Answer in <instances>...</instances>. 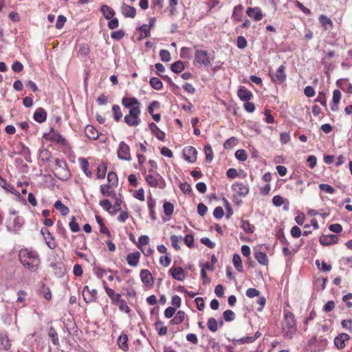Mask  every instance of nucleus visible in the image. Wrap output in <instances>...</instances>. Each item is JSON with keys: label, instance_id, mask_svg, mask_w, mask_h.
<instances>
[{"label": "nucleus", "instance_id": "1", "mask_svg": "<svg viewBox=\"0 0 352 352\" xmlns=\"http://www.w3.org/2000/svg\"><path fill=\"white\" fill-rule=\"evenodd\" d=\"M19 257L21 264L27 269L34 272L40 265V259L36 251L23 249L20 250Z\"/></svg>", "mask_w": 352, "mask_h": 352}, {"label": "nucleus", "instance_id": "2", "mask_svg": "<svg viewBox=\"0 0 352 352\" xmlns=\"http://www.w3.org/2000/svg\"><path fill=\"white\" fill-rule=\"evenodd\" d=\"M297 330L296 320L292 313L285 311L282 322L283 336L285 338H292Z\"/></svg>", "mask_w": 352, "mask_h": 352}, {"label": "nucleus", "instance_id": "3", "mask_svg": "<svg viewBox=\"0 0 352 352\" xmlns=\"http://www.w3.org/2000/svg\"><path fill=\"white\" fill-rule=\"evenodd\" d=\"M195 60L194 62L209 67L212 65V61L214 60V56L211 54H208L206 50L198 49L195 46Z\"/></svg>", "mask_w": 352, "mask_h": 352}, {"label": "nucleus", "instance_id": "4", "mask_svg": "<svg viewBox=\"0 0 352 352\" xmlns=\"http://www.w3.org/2000/svg\"><path fill=\"white\" fill-rule=\"evenodd\" d=\"M54 175L63 181L69 178L70 173L64 160L59 158L55 160Z\"/></svg>", "mask_w": 352, "mask_h": 352}, {"label": "nucleus", "instance_id": "5", "mask_svg": "<svg viewBox=\"0 0 352 352\" xmlns=\"http://www.w3.org/2000/svg\"><path fill=\"white\" fill-rule=\"evenodd\" d=\"M145 180L152 187L164 188L166 186L165 181L162 177L153 169L148 170V174L145 177Z\"/></svg>", "mask_w": 352, "mask_h": 352}, {"label": "nucleus", "instance_id": "6", "mask_svg": "<svg viewBox=\"0 0 352 352\" xmlns=\"http://www.w3.org/2000/svg\"><path fill=\"white\" fill-rule=\"evenodd\" d=\"M141 113L140 109L131 108L129 115H126L124 118V122L130 126H135L141 123L140 115Z\"/></svg>", "mask_w": 352, "mask_h": 352}, {"label": "nucleus", "instance_id": "7", "mask_svg": "<svg viewBox=\"0 0 352 352\" xmlns=\"http://www.w3.org/2000/svg\"><path fill=\"white\" fill-rule=\"evenodd\" d=\"M118 157L120 160L130 161L131 160L130 148L124 142H121L117 151Z\"/></svg>", "mask_w": 352, "mask_h": 352}, {"label": "nucleus", "instance_id": "8", "mask_svg": "<svg viewBox=\"0 0 352 352\" xmlns=\"http://www.w3.org/2000/svg\"><path fill=\"white\" fill-rule=\"evenodd\" d=\"M285 67L281 65L276 70L275 74L271 75L272 80L276 84H282L286 80Z\"/></svg>", "mask_w": 352, "mask_h": 352}, {"label": "nucleus", "instance_id": "9", "mask_svg": "<svg viewBox=\"0 0 352 352\" xmlns=\"http://www.w3.org/2000/svg\"><path fill=\"white\" fill-rule=\"evenodd\" d=\"M183 155L187 162L190 163H194L197 157V151L193 146H186L183 149Z\"/></svg>", "mask_w": 352, "mask_h": 352}, {"label": "nucleus", "instance_id": "10", "mask_svg": "<svg viewBox=\"0 0 352 352\" xmlns=\"http://www.w3.org/2000/svg\"><path fill=\"white\" fill-rule=\"evenodd\" d=\"M232 190L239 196L245 197L249 193L248 184L236 182L232 186Z\"/></svg>", "mask_w": 352, "mask_h": 352}, {"label": "nucleus", "instance_id": "11", "mask_svg": "<svg viewBox=\"0 0 352 352\" xmlns=\"http://www.w3.org/2000/svg\"><path fill=\"white\" fill-rule=\"evenodd\" d=\"M82 294L86 302H91L96 298L97 291L95 289H89V287L86 285L82 289Z\"/></svg>", "mask_w": 352, "mask_h": 352}, {"label": "nucleus", "instance_id": "12", "mask_svg": "<svg viewBox=\"0 0 352 352\" xmlns=\"http://www.w3.org/2000/svg\"><path fill=\"white\" fill-rule=\"evenodd\" d=\"M122 104L126 108H138L140 109V102L135 98L124 97L122 100Z\"/></svg>", "mask_w": 352, "mask_h": 352}, {"label": "nucleus", "instance_id": "13", "mask_svg": "<svg viewBox=\"0 0 352 352\" xmlns=\"http://www.w3.org/2000/svg\"><path fill=\"white\" fill-rule=\"evenodd\" d=\"M120 11L125 17L134 18L136 15V9L124 3H122Z\"/></svg>", "mask_w": 352, "mask_h": 352}, {"label": "nucleus", "instance_id": "14", "mask_svg": "<svg viewBox=\"0 0 352 352\" xmlns=\"http://www.w3.org/2000/svg\"><path fill=\"white\" fill-rule=\"evenodd\" d=\"M140 276L142 283L146 286H153V278L149 270H142L140 273Z\"/></svg>", "mask_w": 352, "mask_h": 352}, {"label": "nucleus", "instance_id": "15", "mask_svg": "<svg viewBox=\"0 0 352 352\" xmlns=\"http://www.w3.org/2000/svg\"><path fill=\"white\" fill-rule=\"evenodd\" d=\"M246 13L250 18L257 21H261L263 17L261 10L258 7L248 8Z\"/></svg>", "mask_w": 352, "mask_h": 352}, {"label": "nucleus", "instance_id": "16", "mask_svg": "<svg viewBox=\"0 0 352 352\" xmlns=\"http://www.w3.org/2000/svg\"><path fill=\"white\" fill-rule=\"evenodd\" d=\"M350 339V336L344 333H340L334 339V344L339 349H342L345 347V342Z\"/></svg>", "mask_w": 352, "mask_h": 352}, {"label": "nucleus", "instance_id": "17", "mask_svg": "<svg viewBox=\"0 0 352 352\" xmlns=\"http://www.w3.org/2000/svg\"><path fill=\"white\" fill-rule=\"evenodd\" d=\"M171 276L177 280L182 281L185 278L184 270L181 267H173L169 270Z\"/></svg>", "mask_w": 352, "mask_h": 352}, {"label": "nucleus", "instance_id": "18", "mask_svg": "<svg viewBox=\"0 0 352 352\" xmlns=\"http://www.w3.org/2000/svg\"><path fill=\"white\" fill-rule=\"evenodd\" d=\"M338 236L334 234H323L320 237V243L322 245H330L338 242Z\"/></svg>", "mask_w": 352, "mask_h": 352}, {"label": "nucleus", "instance_id": "19", "mask_svg": "<svg viewBox=\"0 0 352 352\" xmlns=\"http://www.w3.org/2000/svg\"><path fill=\"white\" fill-rule=\"evenodd\" d=\"M237 95L242 101H249L253 97L252 93L243 86L239 88Z\"/></svg>", "mask_w": 352, "mask_h": 352}, {"label": "nucleus", "instance_id": "20", "mask_svg": "<svg viewBox=\"0 0 352 352\" xmlns=\"http://www.w3.org/2000/svg\"><path fill=\"white\" fill-rule=\"evenodd\" d=\"M336 85L343 91L348 94H352V84L349 83L347 78H340L336 81Z\"/></svg>", "mask_w": 352, "mask_h": 352}, {"label": "nucleus", "instance_id": "21", "mask_svg": "<svg viewBox=\"0 0 352 352\" xmlns=\"http://www.w3.org/2000/svg\"><path fill=\"white\" fill-rule=\"evenodd\" d=\"M140 254L139 252L129 253L126 258L127 263L131 267L138 265L140 261Z\"/></svg>", "mask_w": 352, "mask_h": 352}, {"label": "nucleus", "instance_id": "22", "mask_svg": "<svg viewBox=\"0 0 352 352\" xmlns=\"http://www.w3.org/2000/svg\"><path fill=\"white\" fill-rule=\"evenodd\" d=\"M219 324L220 327L223 324V320H220L219 322H217L214 318H210L208 320L207 327L212 332H216L217 331Z\"/></svg>", "mask_w": 352, "mask_h": 352}, {"label": "nucleus", "instance_id": "23", "mask_svg": "<svg viewBox=\"0 0 352 352\" xmlns=\"http://www.w3.org/2000/svg\"><path fill=\"white\" fill-rule=\"evenodd\" d=\"M33 117L35 121L42 123L47 119V113L43 109L38 108L34 112Z\"/></svg>", "mask_w": 352, "mask_h": 352}, {"label": "nucleus", "instance_id": "24", "mask_svg": "<svg viewBox=\"0 0 352 352\" xmlns=\"http://www.w3.org/2000/svg\"><path fill=\"white\" fill-rule=\"evenodd\" d=\"M149 128L152 133L155 135V137L160 140H164L165 138V133L162 131H161L158 126L154 123L151 122L149 124Z\"/></svg>", "mask_w": 352, "mask_h": 352}, {"label": "nucleus", "instance_id": "25", "mask_svg": "<svg viewBox=\"0 0 352 352\" xmlns=\"http://www.w3.org/2000/svg\"><path fill=\"white\" fill-rule=\"evenodd\" d=\"M85 133L86 136L91 140H96L98 138V131L91 125H87L85 128Z\"/></svg>", "mask_w": 352, "mask_h": 352}, {"label": "nucleus", "instance_id": "26", "mask_svg": "<svg viewBox=\"0 0 352 352\" xmlns=\"http://www.w3.org/2000/svg\"><path fill=\"white\" fill-rule=\"evenodd\" d=\"M50 267L53 269L54 271V273L56 274H58V276H61L65 272V267L63 262H56V263H51Z\"/></svg>", "mask_w": 352, "mask_h": 352}, {"label": "nucleus", "instance_id": "27", "mask_svg": "<svg viewBox=\"0 0 352 352\" xmlns=\"http://www.w3.org/2000/svg\"><path fill=\"white\" fill-rule=\"evenodd\" d=\"M127 342L128 337L126 334H121L118 338V344L119 347L124 351H126L129 349Z\"/></svg>", "mask_w": 352, "mask_h": 352}, {"label": "nucleus", "instance_id": "28", "mask_svg": "<svg viewBox=\"0 0 352 352\" xmlns=\"http://www.w3.org/2000/svg\"><path fill=\"white\" fill-rule=\"evenodd\" d=\"M100 11L107 19H111L115 15L114 10L107 5L102 6Z\"/></svg>", "mask_w": 352, "mask_h": 352}, {"label": "nucleus", "instance_id": "29", "mask_svg": "<svg viewBox=\"0 0 352 352\" xmlns=\"http://www.w3.org/2000/svg\"><path fill=\"white\" fill-rule=\"evenodd\" d=\"M186 316V315L185 312L179 310L177 312L175 317L170 321V323L172 324H179L184 320Z\"/></svg>", "mask_w": 352, "mask_h": 352}, {"label": "nucleus", "instance_id": "30", "mask_svg": "<svg viewBox=\"0 0 352 352\" xmlns=\"http://www.w3.org/2000/svg\"><path fill=\"white\" fill-rule=\"evenodd\" d=\"M0 342L1 345L5 350H9L10 349L11 344L10 343V340L6 333H0Z\"/></svg>", "mask_w": 352, "mask_h": 352}, {"label": "nucleus", "instance_id": "31", "mask_svg": "<svg viewBox=\"0 0 352 352\" xmlns=\"http://www.w3.org/2000/svg\"><path fill=\"white\" fill-rule=\"evenodd\" d=\"M255 259L261 265H267L268 263V258L265 253L262 252H254Z\"/></svg>", "mask_w": 352, "mask_h": 352}, {"label": "nucleus", "instance_id": "32", "mask_svg": "<svg viewBox=\"0 0 352 352\" xmlns=\"http://www.w3.org/2000/svg\"><path fill=\"white\" fill-rule=\"evenodd\" d=\"M232 263H233V265H234L235 269L238 272H242L243 271L241 258V256L238 254H234L233 255Z\"/></svg>", "mask_w": 352, "mask_h": 352}, {"label": "nucleus", "instance_id": "33", "mask_svg": "<svg viewBox=\"0 0 352 352\" xmlns=\"http://www.w3.org/2000/svg\"><path fill=\"white\" fill-rule=\"evenodd\" d=\"M54 208L56 210H59L60 214L63 216L67 215L69 212V208L63 204V203L60 200H58L55 202Z\"/></svg>", "mask_w": 352, "mask_h": 352}, {"label": "nucleus", "instance_id": "34", "mask_svg": "<svg viewBox=\"0 0 352 352\" xmlns=\"http://www.w3.org/2000/svg\"><path fill=\"white\" fill-rule=\"evenodd\" d=\"M48 336L52 339V342L54 346L59 345L58 334L53 327H50L48 330Z\"/></svg>", "mask_w": 352, "mask_h": 352}, {"label": "nucleus", "instance_id": "35", "mask_svg": "<svg viewBox=\"0 0 352 352\" xmlns=\"http://www.w3.org/2000/svg\"><path fill=\"white\" fill-rule=\"evenodd\" d=\"M319 21L325 30H327L333 26L332 21L325 15H320Z\"/></svg>", "mask_w": 352, "mask_h": 352}, {"label": "nucleus", "instance_id": "36", "mask_svg": "<svg viewBox=\"0 0 352 352\" xmlns=\"http://www.w3.org/2000/svg\"><path fill=\"white\" fill-rule=\"evenodd\" d=\"M39 293L41 295H42L45 299L47 300H50L52 298V294L50 288L45 285L43 284L41 287L39 289Z\"/></svg>", "mask_w": 352, "mask_h": 352}, {"label": "nucleus", "instance_id": "37", "mask_svg": "<svg viewBox=\"0 0 352 352\" xmlns=\"http://www.w3.org/2000/svg\"><path fill=\"white\" fill-rule=\"evenodd\" d=\"M149 83L155 90H161L163 87L162 82L157 77H152L150 79Z\"/></svg>", "mask_w": 352, "mask_h": 352}, {"label": "nucleus", "instance_id": "38", "mask_svg": "<svg viewBox=\"0 0 352 352\" xmlns=\"http://www.w3.org/2000/svg\"><path fill=\"white\" fill-rule=\"evenodd\" d=\"M0 185L6 191L10 192L14 195H19V192L16 190V189L11 184H8L6 180L1 179Z\"/></svg>", "mask_w": 352, "mask_h": 352}, {"label": "nucleus", "instance_id": "39", "mask_svg": "<svg viewBox=\"0 0 352 352\" xmlns=\"http://www.w3.org/2000/svg\"><path fill=\"white\" fill-rule=\"evenodd\" d=\"M51 140L63 145L67 144V140L65 138L58 133L54 132L52 134Z\"/></svg>", "mask_w": 352, "mask_h": 352}, {"label": "nucleus", "instance_id": "40", "mask_svg": "<svg viewBox=\"0 0 352 352\" xmlns=\"http://www.w3.org/2000/svg\"><path fill=\"white\" fill-rule=\"evenodd\" d=\"M170 69L174 73L177 74L184 69V65L182 61L178 60L172 64Z\"/></svg>", "mask_w": 352, "mask_h": 352}, {"label": "nucleus", "instance_id": "41", "mask_svg": "<svg viewBox=\"0 0 352 352\" xmlns=\"http://www.w3.org/2000/svg\"><path fill=\"white\" fill-rule=\"evenodd\" d=\"M204 153L206 155V161L209 163L211 162L213 159V151L209 144L205 146Z\"/></svg>", "mask_w": 352, "mask_h": 352}, {"label": "nucleus", "instance_id": "42", "mask_svg": "<svg viewBox=\"0 0 352 352\" xmlns=\"http://www.w3.org/2000/svg\"><path fill=\"white\" fill-rule=\"evenodd\" d=\"M182 239V237L173 235L170 236V241L172 246L176 250H179L180 249L179 243H181V241Z\"/></svg>", "mask_w": 352, "mask_h": 352}, {"label": "nucleus", "instance_id": "43", "mask_svg": "<svg viewBox=\"0 0 352 352\" xmlns=\"http://www.w3.org/2000/svg\"><path fill=\"white\" fill-rule=\"evenodd\" d=\"M164 212L166 216L170 217L174 210V206L170 202L166 201L163 205Z\"/></svg>", "mask_w": 352, "mask_h": 352}, {"label": "nucleus", "instance_id": "44", "mask_svg": "<svg viewBox=\"0 0 352 352\" xmlns=\"http://www.w3.org/2000/svg\"><path fill=\"white\" fill-rule=\"evenodd\" d=\"M118 307L119 309L121 311H124L125 313L129 314L131 311V309L127 305L126 301L124 299H121L119 300L116 305Z\"/></svg>", "mask_w": 352, "mask_h": 352}, {"label": "nucleus", "instance_id": "45", "mask_svg": "<svg viewBox=\"0 0 352 352\" xmlns=\"http://www.w3.org/2000/svg\"><path fill=\"white\" fill-rule=\"evenodd\" d=\"M241 228L246 233H252L254 232L253 226H252L248 221L241 220Z\"/></svg>", "mask_w": 352, "mask_h": 352}, {"label": "nucleus", "instance_id": "46", "mask_svg": "<svg viewBox=\"0 0 352 352\" xmlns=\"http://www.w3.org/2000/svg\"><path fill=\"white\" fill-rule=\"evenodd\" d=\"M112 111H113L114 113V120L116 122L120 120L121 118L122 117V113L121 112L120 107L118 104L113 105Z\"/></svg>", "mask_w": 352, "mask_h": 352}, {"label": "nucleus", "instance_id": "47", "mask_svg": "<svg viewBox=\"0 0 352 352\" xmlns=\"http://www.w3.org/2000/svg\"><path fill=\"white\" fill-rule=\"evenodd\" d=\"M235 157L241 162H244L247 160L248 155L245 150L239 149L235 152Z\"/></svg>", "mask_w": 352, "mask_h": 352}, {"label": "nucleus", "instance_id": "48", "mask_svg": "<svg viewBox=\"0 0 352 352\" xmlns=\"http://www.w3.org/2000/svg\"><path fill=\"white\" fill-rule=\"evenodd\" d=\"M160 57L162 61L168 62L170 60V54L166 50H161L160 52Z\"/></svg>", "mask_w": 352, "mask_h": 352}, {"label": "nucleus", "instance_id": "49", "mask_svg": "<svg viewBox=\"0 0 352 352\" xmlns=\"http://www.w3.org/2000/svg\"><path fill=\"white\" fill-rule=\"evenodd\" d=\"M69 226L72 232H77L79 231L80 228L78 223L76 221V218L74 216H72L71 218V221L69 223Z\"/></svg>", "mask_w": 352, "mask_h": 352}, {"label": "nucleus", "instance_id": "50", "mask_svg": "<svg viewBox=\"0 0 352 352\" xmlns=\"http://www.w3.org/2000/svg\"><path fill=\"white\" fill-rule=\"evenodd\" d=\"M80 166H81L82 170H83V172L85 173V174L87 176H88V177L91 176V172L90 170H89V169H88L89 163L85 159L81 160Z\"/></svg>", "mask_w": 352, "mask_h": 352}, {"label": "nucleus", "instance_id": "51", "mask_svg": "<svg viewBox=\"0 0 352 352\" xmlns=\"http://www.w3.org/2000/svg\"><path fill=\"white\" fill-rule=\"evenodd\" d=\"M223 318L227 322H231L235 318V314L232 310H226L223 314Z\"/></svg>", "mask_w": 352, "mask_h": 352}, {"label": "nucleus", "instance_id": "52", "mask_svg": "<svg viewBox=\"0 0 352 352\" xmlns=\"http://www.w3.org/2000/svg\"><path fill=\"white\" fill-rule=\"evenodd\" d=\"M237 144V140L234 137L228 139L223 144V147L226 149L232 148Z\"/></svg>", "mask_w": 352, "mask_h": 352}, {"label": "nucleus", "instance_id": "53", "mask_svg": "<svg viewBox=\"0 0 352 352\" xmlns=\"http://www.w3.org/2000/svg\"><path fill=\"white\" fill-rule=\"evenodd\" d=\"M316 264L318 266V267L323 272H329L332 268L330 264H328L324 261L322 262L321 267H320V262L318 260L316 261Z\"/></svg>", "mask_w": 352, "mask_h": 352}, {"label": "nucleus", "instance_id": "54", "mask_svg": "<svg viewBox=\"0 0 352 352\" xmlns=\"http://www.w3.org/2000/svg\"><path fill=\"white\" fill-rule=\"evenodd\" d=\"M319 188L321 190L329 194H333L335 192V189L332 186L327 184H320L319 185Z\"/></svg>", "mask_w": 352, "mask_h": 352}, {"label": "nucleus", "instance_id": "55", "mask_svg": "<svg viewBox=\"0 0 352 352\" xmlns=\"http://www.w3.org/2000/svg\"><path fill=\"white\" fill-rule=\"evenodd\" d=\"M107 180L111 183L112 186L118 184V177L114 172H109L107 175Z\"/></svg>", "mask_w": 352, "mask_h": 352}, {"label": "nucleus", "instance_id": "56", "mask_svg": "<svg viewBox=\"0 0 352 352\" xmlns=\"http://www.w3.org/2000/svg\"><path fill=\"white\" fill-rule=\"evenodd\" d=\"M243 10V6L241 5L236 6L234 8L232 12V17L234 19L239 20V17L241 16V14Z\"/></svg>", "mask_w": 352, "mask_h": 352}, {"label": "nucleus", "instance_id": "57", "mask_svg": "<svg viewBox=\"0 0 352 352\" xmlns=\"http://www.w3.org/2000/svg\"><path fill=\"white\" fill-rule=\"evenodd\" d=\"M148 242V236L147 235H142L138 239V243H137V246L138 248L142 249V245H146Z\"/></svg>", "mask_w": 352, "mask_h": 352}, {"label": "nucleus", "instance_id": "58", "mask_svg": "<svg viewBox=\"0 0 352 352\" xmlns=\"http://www.w3.org/2000/svg\"><path fill=\"white\" fill-rule=\"evenodd\" d=\"M139 29L142 31L140 38H146L150 36V28H148L146 24H144Z\"/></svg>", "mask_w": 352, "mask_h": 352}, {"label": "nucleus", "instance_id": "59", "mask_svg": "<svg viewBox=\"0 0 352 352\" xmlns=\"http://www.w3.org/2000/svg\"><path fill=\"white\" fill-rule=\"evenodd\" d=\"M66 20L67 19L65 16H64L63 15H59L56 20V28L58 30L61 29L64 26Z\"/></svg>", "mask_w": 352, "mask_h": 352}, {"label": "nucleus", "instance_id": "60", "mask_svg": "<svg viewBox=\"0 0 352 352\" xmlns=\"http://www.w3.org/2000/svg\"><path fill=\"white\" fill-rule=\"evenodd\" d=\"M245 294L249 298L259 296L260 292L255 288H249L246 290Z\"/></svg>", "mask_w": 352, "mask_h": 352}, {"label": "nucleus", "instance_id": "61", "mask_svg": "<svg viewBox=\"0 0 352 352\" xmlns=\"http://www.w3.org/2000/svg\"><path fill=\"white\" fill-rule=\"evenodd\" d=\"M224 215V211L221 206L216 207L213 211V216L216 219H221Z\"/></svg>", "mask_w": 352, "mask_h": 352}, {"label": "nucleus", "instance_id": "62", "mask_svg": "<svg viewBox=\"0 0 352 352\" xmlns=\"http://www.w3.org/2000/svg\"><path fill=\"white\" fill-rule=\"evenodd\" d=\"M236 45L239 49H244L247 46V41L244 36H238Z\"/></svg>", "mask_w": 352, "mask_h": 352}, {"label": "nucleus", "instance_id": "63", "mask_svg": "<svg viewBox=\"0 0 352 352\" xmlns=\"http://www.w3.org/2000/svg\"><path fill=\"white\" fill-rule=\"evenodd\" d=\"M284 202L283 198L280 195H275L272 199V203L276 207L282 206Z\"/></svg>", "mask_w": 352, "mask_h": 352}, {"label": "nucleus", "instance_id": "64", "mask_svg": "<svg viewBox=\"0 0 352 352\" xmlns=\"http://www.w3.org/2000/svg\"><path fill=\"white\" fill-rule=\"evenodd\" d=\"M291 235L294 238H298L301 236L302 232L299 227L295 226L291 229Z\"/></svg>", "mask_w": 352, "mask_h": 352}]
</instances>
